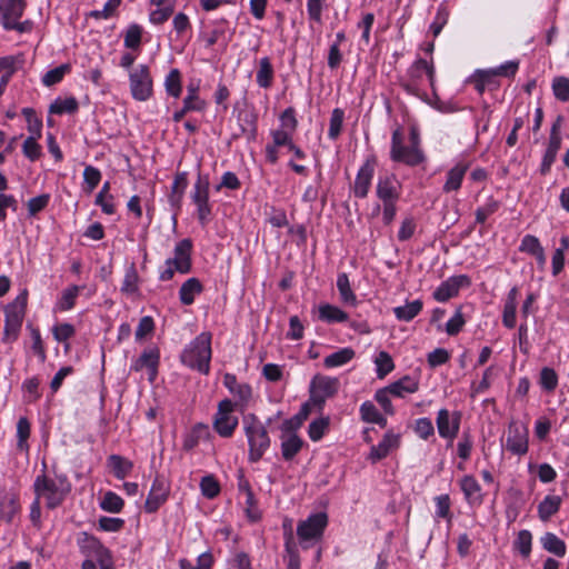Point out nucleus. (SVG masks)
<instances>
[{
    "label": "nucleus",
    "instance_id": "f257e3e1",
    "mask_svg": "<svg viewBox=\"0 0 569 569\" xmlns=\"http://www.w3.org/2000/svg\"><path fill=\"white\" fill-rule=\"evenodd\" d=\"M33 490L38 499H43L49 509L59 507L71 491V483L63 475L49 478L39 475L33 482Z\"/></svg>",
    "mask_w": 569,
    "mask_h": 569
},
{
    "label": "nucleus",
    "instance_id": "f03ea898",
    "mask_svg": "<svg viewBox=\"0 0 569 569\" xmlns=\"http://www.w3.org/2000/svg\"><path fill=\"white\" fill-rule=\"evenodd\" d=\"M211 333L201 332L182 350L180 360L190 369L208 375L211 360Z\"/></svg>",
    "mask_w": 569,
    "mask_h": 569
},
{
    "label": "nucleus",
    "instance_id": "7ed1b4c3",
    "mask_svg": "<svg viewBox=\"0 0 569 569\" xmlns=\"http://www.w3.org/2000/svg\"><path fill=\"white\" fill-rule=\"evenodd\" d=\"M242 427L248 440L249 460L257 462L270 447V438L267 428L253 413L243 416Z\"/></svg>",
    "mask_w": 569,
    "mask_h": 569
},
{
    "label": "nucleus",
    "instance_id": "20e7f679",
    "mask_svg": "<svg viewBox=\"0 0 569 569\" xmlns=\"http://www.w3.org/2000/svg\"><path fill=\"white\" fill-rule=\"evenodd\" d=\"M27 302L28 291L23 290L6 306L2 342L9 345L18 339L26 316Z\"/></svg>",
    "mask_w": 569,
    "mask_h": 569
},
{
    "label": "nucleus",
    "instance_id": "39448f33",
    "mask_svg": "<svg viewBox=\"0 0 569 569\" xmlns=\"http://www.w3.org/2000/svg\"><path fill=\"white\" fill-rule=\"evenodd\" d=\"M80 550L86 556L81 569H114L110 551L94 537L84 535Z\"/></svg>",
    "mask_w": 569,
    "mask_h": 569
},
{
    "label": "nucleus",
    "instance_id": "423d86ee",
    "mask_svg": "<svg viewBox=\"0 0 569 569\" xmlns=\"http://www.w3.org/2000/svg\"><path fill=\"white\" fill-rule=\"evenodd\" d=\"M24 9V0H0V22L2 27L6 30H16L19 33L31 31L32 21H20Z\"/></svg>",
    "mask_w": 569,
    "mask_h": 569
},
{
    "label": "nucleus",
    "instance_id": "0eeeda50",
    "mask_svg": "<svg viewBox=\"0 0 569 569\" xmlns=\"http://www.w3.org/2000/svg\"><path fill=\"white\" fill-rule=\"evenodd\" d=\"M327 525L328 516L325 512L312 513L300 521L297 526V536L301 547L308 549L320 541Z\"/></svg>",
    "mask_w": 569,
    "mask_h": 569
},
{
    "label": "nucleus",
    "instance_id": "6e6552de",
    "mask_svg": "<svg viewBox=\"0 0 569 569\" xmlns=\"http://www.w3.org/2000/svg\"><path fill=\"white\" fill-rule=\"evenodd\" d=\"M390 159L408 167H417L425 162L426 156L421 147L406 146L400 129H396L391 136Z\"/></svg>",
    "mask_w": 569,
    "mask_h": 569
},
{
    "label": "nucleus",
    "instance_id": "1a4fd4ad",
    "mask_svg": "<svg viewBox=\"0 0 569 569\" xmlns=\"http://www.w3.org/2000/svg\"><path fill=\"white\" fill-rule=\"evenodd\" d=\"M129 84L132 98L147 101L153 92V81L147 64H138L129 72Z\"/></svg>",
    "mask_w": 569,
    "mask_h": 569
},
{
    "label": "nucleus",
    "instance_id": "9d476101",
    "mask_svg": "<svg viewBox=\"0 0 569 569\" xmlns=\"http://www.w3.org/2000/svg\"><path fill=\"white\" fill-rule=\"evenodd\" d=\"M209 177L201 173L193 184L190 198L197 207V217L199 222L204 226L211 214V204L209 202Z\"/></svg>",
    "mask_w": 569,
    "mask_h": 569
},
{
    "label": "nucleus",
    "instance_id": "9b49d317",
    "mask_svg": "<svg viewBox=\"0 0 569 569\" xmlns=\"http://www.w3.org/2000/svg\"><path fill=\"white\" fill-rule=\"evenodd\" d=\"M529 431L525 423L512 420L507 430L503 442L506 450L516 456H523L528 452Z\"/></svg>",
    "mask_w": 569,
    "mask_h": 569
},
{
    "label": "nucleus",
    "instance_id": "f8f14e48",
    "mask_svg": "<svg viewBox=\"0 0 569 569\" xmlns=\"http://www.w3.org/2000/svg\"><path fill=\"white\" fill-rule=\"evenodd\" d=\"M234 405L231 400L224 399L219 402L218 410L213 420V428L219 436L229 438L238 427V418L232 415Z\"/></svg>",
    "mask_w": 569,
    "mask_h": 569
},
{
    "label": "nucleus",
    "instance_id": "ddd939ff",
    "mask_svg": "<svg viewBox=\"0 0 569 569\" xmlns=\"http://www.w3.org/2000/svg\"><path fill=\"white\" fill-rule=\"evenodd\" d=\"M160 361V352L157 348H149L132 361L130 369L132 371L147 370L148 380L153 382L158 376V367Z\"/></svg>",
    "mask_w": 569,
    "mask_h": 569
},
{
    "label": "nucleus",
    "instance_id": "4468645a",
    "mask_svg": "<svg viewBox=\"0 0 569 569\" xmlns=\"http://www.w3.org/2000/svg\"><path fill=\"white\" fill-rule=\"evenodd\" d=\"M460 419V412L450 415L447 409H440L436 419L439 436L452 442L459 432Z\"/></svg>",
    "mask_w": 569,
    "mask_h": 569
},
{
    "label": "nucleus",
    "instance_id": "2eb2a0df",
    "mask_svg": "<svg viewBox=\"0 0 569 569\" xmlns=\"http://www.w3.org/2000/svg\"><path fill=\"white\" fill-rule=\"evenodd\" d=\"M192 241L189 238L180 240L173 250V257L168 258L164 264H173L179 273H188L191 270Z\"/></svg>",
    "mask_w": 569,
    "mask_h": 569
},
{
    "label": "nucleus",
    "instance_id": "dca6fc26",
    "mask_svg": "<svg viewBox=\"0 0 569 569\" xmlns=\"http://www.w3.org/2000/svg\"><path fill=\"white\" fill-rule=\"evenodd\" d=\"M169 485L163 477L157 476L152 482L148 498L144 503V510L148 513L156 512L163 505L169 496Z\"/></svg>",
    "mask_w": 569,
    "mask_h": 569
},
{
    "label": "nucleus",
    "instance_id": "f3484780",
    "mask_svg": "<svg viewBox=\"0 0 569 569\" xmlns=\"http://www.w3.org/2000/svg\"><path fill=\"white\" fill-rule=\"evenodd\" d=\"M400 191L401 184L395 174L379 177L376 194L382 203L397 202L400 198Z\"/></svg>",
    "mask_w": 569,
    "mask_h": 569
},
{
    "label": "nucleus",
    "instance_id": "a211bd4d",
    "mask_svg": "<svg viewBox=\"0 0 569 569\" xmlns=\"http://www.w3.org/2000/svg\"><path fill=\"white\" fill-rule=\"evenodd\" d=\"M469 284L470 279L466 274L450 277L433 291V298L439 302H446L456 297L462 287H468Z\"/></svg>",
    "mask_w": 569,
    "mask_h": 569
},
{
    "label": "nucleus",
    "instance_id": "6ab92c4d",
    "mask_svg": "<svg viewBox=\"0 0 569 569\" xmlns=\"http://www.w3.org/2000/svg\"><path fill=\"white\" fill-rule=\"evenodd\" d=\"M339 389V380L322 375H317L312 378L310 390L312 397L318 401L332 397Z\"/></svg>",
    "mask_w": 569,
    "mask_h": 569
},
{
    "label": "nucleus",
    "instance_id": "aec40b11",
    "mask_svg": "<svg viewBox=\"0 0 569 569\" xmlns=\"http://www.w3.org/2000/svg\"><path fill=\"white\" fill-rule=\"evenodd\" d=\"M375 174V162L367 160L358 170L353 183V193L357 198H366L368 196L371 181Z\"/></svg>",
    "mask_w": 569,
    "mask_h": 569
},
{
    "label": "nucleus",
    "instance_id": "412c9836",
    "mask_svg": "<svg viewBox=\"0 0 569 569\" xmlns=\"http://www.w3.org/2000/svg\"><path fill=\"white\" fill-rule=\"evenodd\" d=\"M475 86L479 94H482L487 89L495 90L499 87V81L492 69L476 70L468 79Z\"/></svg>",
    "mask_w": 569,
    "mask_h": 569
},
{
    "label": "nucleus",
    "instance_id": "4be33fe9",
    "mask_svg": "<svg viewBox=\"0 0 569 569\" xmlns=\"http://www.w3.org/2000/svg\"><path fill=\"white\" fill-rule=\"evenodd\" d=\"M399 442V435H396L393 432H387L383 439L377 446L371 447L369 459L372 462H377L386 458L390 450L398 448Z\"/></svg>",
    "mask_w": 569,
    "mask_h": 569
},
{
    "label": "nucleus",
    "instance_id": "5701e85b",
    "mask_svg": "<svg viewBox=\"0 0 569 569\" xmlns=\"http://www.w3.org/2000/svg\"><path fill=\"white\" fill-rule=\"evenodd\" d=\"M223 386L238 398L241 405H247L252 396V389L248 383H240L237 377L232 373H226L223 376Z\"/></svg>",
    "mask_w": 569,
    "mask_h": 569
},
{
    "label": "nucleus",
    "instance_id": "b1692460",
    "mask_svg": "<svg viewBox=\"0 0 569 569\" xmlns=\"http://www.w3.org/2000/svg\"><path fill=\"white\" fill-rule=\"evenodd\" d=\"M459 485L468 503L480 505L482 502L481 487L475 477L465 476Z\"/></svg>",
    "mask_w": 569,
    "mask_h": 569
},
{
    "label": "nucleus",
    "instance_id": "393cba45",
    "mask_svg": "<svg viewBox=\"0 0 569 569\" xmlns=\"http://www.w3.org/2000/svg\"><path fill=\"white\" fill-rule=\"evenodd\" d=\"M188 187V173L178 172L174 176L168 200L171 207L180 209L184 191Z\"/></svg>",
    "mask_w": 569,
    "mask_h": 569
},
{
    "label": "nucleus",
    "instance_id": "a878e982",
    "mask_svg": "<svg viewBox=\"0 0 569 569\" xmlns=\"http://www.w3.org/2000/svg\"><path fill=\"white\" fill-rule=\"evenodd\" d=\"M20 509L17 495L4 492L0 498V518L6 522H12Z\"/></svg>",
    "mask_w": 569,
    "mask_h": 569
},
{
    "label": "nucleus",
    "instance_id": "bb28decb",
    "mask_svg": "<svg viewBox=\"0 0 569 569\" xmlns=\"http://www.w3.org/2000/svg\"><path fill=\"white\" fill-rule=\"evenodd\" d=\"M469 168L468 163L458 162L447 172V180L443 184V191L446 193L457 191L460 189L463 177Z\"/></svg>",
    "mask_w": 569,
    "mask_h": 569
},
{
    "label": "nucleus",
    "instance_id": "cd10ccee",
    "mask_svg": "<svg viewBox=\"0 0 569 569\" xmlns=\"http://www.w3.org/2000/svg\"><path fill=\"white\" fill-rule=\"evenodd\" d=\"M202 284L197 278L187 279L179 290V298L182 305L190 306L193 303L196 296L202 292Z\"/></svg>",
    "mask_w": 569,
    "mask_h": 569
},
{
    "label": "nucleus",
    "instance_id": "c85d7f7f",
    "mask_svg": "<svg viewBox=\"0 0 569 569\" xmlns=\"http://www.w3.org/2000/svg\"><path fill=\"white\" fill-rule=\"evenodd\" d=\"M408 74L411 80L420 81L423 74L428 77L430 86H433L435 82V67L432 62H428L425 59H418L413 62V64L409 68Z\"/></svg>",
    "mask_w": 569,
    "mask_h": 569
},
{
    "label": "nucleus",
    "instance_id": "c756f323",
    "mask_svg": "<svg viewBox=\"0 0 569 569\" xmlns=\"http://www.w3.org/2000/svg\"><path fill=\"white\" fill-rule=\"evenodd\" d=\"M210 429L209 426L203 423L196 425L186 436L183 440V448L191 450L197 447L201 441L209 440Z\"/></svg>",
    "mask_w": 569,
    "mask_h": 569
},
{
    "label": "nucleus",
    "instance_id": "7c9ffc66",
    "mask_svg": "<svg viewBox=\"0 0 569 569\" xmlns=\"http://www.w3.org/2000/svg\"><path fill=\"white\" fill-rule=\"evenodd\" d=\"M562 499L559 496L548 495L538 505V516L541 521H548L556 515L561 506Z\"/></svg>",
    "mask_w": 569,
    "mask_h": 569
},
{
    "label": "nucleus",
    "instance_id": "2f4dec72",
    "mask_svg": "<svg viewBox=\"0 0 569 569\" xmlns=\"http://www.w3.org/2000/svg\"><path fill=\"white\" fill-rule=\"evenodd\" d=\"M419 389V382L417 379L409 376H405L398 381L391 383L388 387V391L396 397H405L407 393H413Z\"/></svg>",
    "mask_w": 569,
    "mask_h": 569
},
{
    "label": "nucleus",
    "instance_id": "473e14b6",
    "mask_svg": "<svg viewBox=\"0 0 569 569\" xmlns=\"http://www.w3.org/2000/svg\"><path fill=\"white\" fill-rule=\"evenodd\" d=\"M22 64L23 58L21 56L0 57V79L9 82Z\"/></svg>",
    "mask_w": 569,
    "mask_h": 569
},
{
    "label": "nucleus",
    "instance_id": "72a5a7b5",
    "mask_svg": "<svg viewBox=\"0 0 569 569\" xmlns=\"http://www.w3.org/2000/svg\"><path fill=\"white\" fill-rule=\"evenodd\" d=\"M302 447V440L296 433L281 436V453L283 459L291 460Z\"/></svg>",
    "mask_w": 569,
    "mask_h": 569
},
{
    "label": "nucleus",
    "instance_id": "f704fd0d",
    "mask_svg": "<svg viewBox=\"0 0 569 569\" xmlns=\"http://www.w3.org/2000/svg\"><path fill=\"white\" fill-rule=\"evenodd\" d=\"M273 67L268 57H263L259 60V67L257 70L256 81L260 88H270L273 81Z\"/></svg>",
    "mask_w": 569,
    "mask_h": 569
},
{
    "label": "nucleus",
    "instance_id": "c9c22d12",
    "mask_svg": "<svg viewBox=\"0 0 569 569\" xmlns=\"http://www.w3.org/2000/svg\"><path fill=\"white\" fill-rule=\"evenodd\" d=\"M319 319L328 323H338L347 321L348 315L336 306L323 303L319 306Z\"/></svg>",
    "mask_w": 569,
    "mask_h": 569
},
{
    "label": "nucleus",
    "instance_id": "e433bc0d",
    "mask_svg": "<svg viewBox=\"0 0 569 569\" xmlns=\"http://www.w3.org/2000/svg\"><path fill=\"white\" fill-rule=\"evenodd\" d=\"M31 433V425L28 418L20 417L17 422V450L28 453L30 446L28 439Z\"/></svg>",
    "mask_w": 569,
    "mask_h": 569
},
{
    "label": "nucleus",
    "instance_id": "4c0bfd02",
    "mask_svg": "<svg viewBox=\"0 0 569 569\" xmlns=\"http://www.w3.org/2000/svg\"><path fill=\"white\" fill-rule=\"evenodd\" d=\"M422 310V301L413 300L405 306L393 308V313L399 321L409 322L417 317Z\"/></svg>",
    "mask_w": 569,
    "mask_h": 569
},
{
    "label": "nucleus",
    "instance_id": "58836bf2",
    "mask_svg": "<svg viewBox=\"0 0 569 569\" xmlns=\"http://www.w3.org/2000/svg\"><path fill=\"white\" fill-rule=\"evenodd\" d=\"M355 350L350 347L339 349L323 359L326 368H336L343 366L355 358Z\"/></svg>",
    "mask_w": 569,
    "mask_h": 569
},
{
    "label": "nucleus",
    "instance_id": "ea45409f",
    "mask_svg": "<svg viewBox=\"0 0 569 569\" xmlns=\"http://www.w3.org/2000/svg\"><path fill=\"white\" fill-rule=\"evenodd\" d=\"M108 466L111 468L117 479L126 478L133 468L130 460L118 455H111L108 458Z\"/></svg>",
    "mask_w": 569,
    "mask_h": 569
},
{
    "label": "nucleus",
    "instance_id": "a19ab883",
    "mask_svg": "<svg viewBox=\"0 0 569 569\" xmlns=\"http://www.w3.org/2000/svg\"><path fill=\"white\" fill-rule=\"evenodd\" d=\"M79 109V103L74 97L57 98L49 107V112L54 114L76 113Z\"/></svg>",
    "mask_w": 569,
    "mask_h": 569
},
{
    "label": "nucleus",
    "instance_id": "79ce46f5",
    "mask_svg": "<svg viewBox=\"0 0 569 569\" xmlns=\"http://www.w3.org/2000/svg\"><path fill=\"white\" fill-rule=\"evenodd\" d=\"M139 290V274L134 263H130L124 273L121 286V292L126 295H134Z\"/></svg>",
    "mask_w": 569,
    "mask_h": 569
},
{
    "label": "nucleus",
    "instance_id": "37998d69",
    "mask_svg": "<svg viewBox=\"0 0 569 569\" xmlns=\"http://www.w3.org/2000/svg\"><path fill=\"white\" fill-rule=\"evenodd\" d=\"M360 415L361 419L366 422L377 423L381 427H386L387 425V419L378 411L376 406L370 401H366L360 406Z\"/></svg>",
    "mask_w": 569,
    "mask_h": 569
},
{
    "label": "nucleus",
    "instance_id": "c03bdc74",
    "mask_svg": "<svg viewBox=\"0 0 569 569\" xmlns=\"http://www.w3.org/2000/svg\"><path fill=\"white\" fill-rule=\"evenodd\" d=\"M337 288L340 293V299L342 302L350 306H356L357 297L351 289L349 277L347 273L338 274Z\"/></svg>",
    "mask_w": 569,
    "mask_h": 569
},
{
    "label": "nucleus",
    "instance_id": "a18cd8bd",
    "mask_svg": "<svg viewBox=\"0 0 569 569\" xmlns=\"http://www.w3.org/2000/svg\"><path fill=\"white\" fill-rule=\"evenodd\" d=\"M541 545L543 549L557 557H563L566 555V543L552 532H547L541 537Z\"/></svg>",
    "mask_w": 569,
    "mask_h": 569
},
{
    "label": "nucleus",
    "instance_id": "49530a36",
    "mask_svg": "<svg viewBox=\"0 0 569 569\" xmlns=\"http://www.w3.org/2000/svg\"><path fill=\"white\" fill-rule=\"evenodd\" d=\"M22 114L27 121V128L30 132L28 138L40 139L42 136V121L36 116V112L31 108L22 109Z\"/></svg>",
    "mask_w": 569,
    "mask_h": 569
},
{
    "label": "nucleus",
    "instance_id": "de8ad7c7",
    "mask_svg": "<svg viewBox=\"0 0 569 569\" xmlns=\"http://www.w3.org/2000/svg\"><path fill=\"white\" fill-rule=\"evenodd\" d=\"M143 29L137 23L130 24L124 32L123 44L131 50H139Z\"/></svg>",
    "mask_w": 569,
    "mask_h": 569
},
{
    "label": "nucleus",
    "instance_id": "09e8293b",
    "mask_svg": "<svg viewBox=\"0 0 569 569\" xmlns=\"http://www.w3.org/2000/svg\"><path fill=\"white\" fill-rule=\"evenodd\" d=\"M164 88L169 96L179 98L182 92L181 73L178 69H172L164 79Z\"/></svg>",
    "mask_w": 569,
    "mask_h": 569
},
{
    "label": "nucleus",
    "instance_id": "8fccbe9b",
    "mask_svg": "<svg viewBox=\"0 0 569 569\" xmlns=\"http://www.w3.org/2000/svg\"><path fill=\"white\" fill-rule=\"evenodd\" d=\"M183 104H186L187 109H191L192 111H202L207 106L206 101L198 94V87L192 84L187 88V96L183 99Z\"/></svg>",
    "mask_w": 569,
    "mask_h": 569
},
{
    "label": "nucleus",
    "instance_id": "3c124183",
    "mask_svg": "<svg viewBox=\"0 0 569 569\" xmlns=\"http://www.w3.org/2000/svg\"><path fill=\"white\" fill-rule=\"evenodd\" d=\"M123 505L124 503L122 498L112 491L106 492L100 502L102 510L113 513L120 512L123 508Z\"/></svg>",
    "mask_w": 569,
    "mask_h": 569
},
{
    "label": "nucleus",
    "instance_id": "603ef678",
    "mask_svg": "<svg viewBox=\"0 0 569 569\" xmlns=\"http://www.w3.org/2000/svg\"><path fill=\"white\" fill-rule=\"evenodd\" d=\"M500 208V202L496 200L495 198L490 197L488 198L487 202L479 207L476 212V222L477 223H485L486 220L493 214L498 209Z\"/></svg>",
    "mask_w": 569,
    "mask_h": 569
},
{
    "label": "nucleus",
    "instance_id": "864d4df0",
    "mask_svg": "<svg viewBox=\"0 0 569 569\" xmlns=\"http://www.w3.org/2000/svg\"><path fill=\"white\" fill-rule=\"evenodd\" d=\"M284 549L288 557V569H300V559L298 555L297 546L293 541L291 532L287 536L284 541Z\"/></svg>",
    "mask_w": 569,
    "mask_h": 569
},
{
    "label": "nucleus",
    "instance_id": "5fc2aeb1",
    "mask_svg": "<svg viewBox=\"0 0 569 569\" xmlns=\"http://www.w3.org/2000/svg\"><path fill=\"white\" fill-rule=\"evenodd\" d=\"M375 363L377 366V376L379 378L386 377L395 369L393 360L387 351H380Z\"/></svg>",
    "mask_w": 569,
    "mask_h": 569
},
{
    "label": "nucleus",
    "instance_id": "6e6d98bb",
    "mask_svg": "<svg viewBox=\"0 0 569 569\" xmlns=\"http://www.w3.org/2000/svg\"><path fill=\"white\" fill-rule=\"evenodd\" d=\"M212 561L211 553L203 552L197 558L196 563H192L188 559H180L179 566L180 569H211Z\"/></svg>",
    "mask_w": 569,
    "mask_h": 569
},
{
    "label": "nucleus",
    "instance_id": "4d7b16f0",
    "mask_svg": "<svg viewBox=\"0 0 569 569\" xmlns=\"http://www.w3.org/2000/svg\"><path fill=\"white\" fill-rule=\"evenodd\" d=\"M200 489H201V493L206 498L213 499L220 492V485L213 476L208 475V476L202 477V479L200 481Z\"/></svg>",
    "mask_w": 569,
    "mask_h": 569
},
{
    "label": "nucleus",
    "instance_id": "13d9d810",
    "mask_svg": "<svg viewBox=\"0 0 569 569\" xmlns=\"http://www.w3.org/2000/svg\"><path fill=\"white\" fill-rule=\"evenodd\" d=\"M343 117H345V112L341 109H339V108L333 109L331 117H330V123H329V130H328V137L331 140H336L339 137V134L341 132V128H342Z\"/></svg>",
    "mask_w": 569,
    "mask_h": 569
},
{
    "label": "nucleus",
    "instance_id": "bf43d9fd",
    "mask_svg": "<svg viewBox=\"0 0 569 569\" xmlns=\"http://www.w3.org/2000/svg\"><path fill=\"white\" fill-rule=\"evenodd\" d=\"M436 517L451 521L452 515L450 511L451 501L449 495H440L435 498Z\"/></svg>",
    "mask_w": 569,
    "mask_h": 569
},
{
    "label": "nucleus",
    "instance_id": "052dcab7",
    "mask_svg": "<svg viewBox=\"0 0 569 569\" xmlns=\"http://www.w3.org/2000/svg\"><path fill=\"white\" fill-rule=\"evenodd\" d=\"M552 91L555 97L566 102L569 100V79L566 77H556L552 80Z\"/></svg>",
    "mask_w": 569,
    "mask_h": 569
},
{
    "label": "nucleus",
    "instance_id": "680f3d73",
    "mask_svg": "<svg viewBox=\"0 0 569 569\" xmlns=\"http://www.w3.org/2000/svg\"><path fill=\"white\" fill-rule=\"evenodd\" d=\"M329 428V418L322 417L313 420L309 425V437L313 441H319Z\"/></svg>",
    "mask_w": 569,
    "mask_h": 569
},
{
    "label": "nucleus",
    "instance_id": "e2e57ef3",
    "mask_svg": "<svg viewBox=\"0 0 569 569\" xmlns=\"http://www.w3.org/2000/svg\"><path fill=\"white\" fill-rule=\"evenodd\" d=\"M83 180L86 183V191L92 192L101 180V172L99 169L92 166H87L83 170Z\"/></svg>",
    "mask_w": 569,
    "mask_h": 569
},
{
    "label": "nucleus",
    "instance_id": "0e129e2a",
    "mask_svg": "<svg viewBox=\"0 0 569 569\" xmlns=\"http://www.w3.org/2000/svg\"><path fill=\"white\" fill-rule=\"evenodd\" d=\"M39 139L27 138L22 144V152L30 161H37L42 156V148L38 143Z\"/></svg>",
    "mask_w": 569,
    "mask_h": 569
},
{
    "label": "nucleus",
    "instance_id": "69168bd1",
    "mask_svg": "<svg viewBox=\"0 0 569 569\" xmlns=\"http://www.w3.org/2000/svg\"><path fill=\"white\" fill-rule=\"evenodd\" d=\"M70 66L69 64H61L54 69L49 70L43 77H42V83L47 87L53 86L58 82H60L64 74L69 72Z\"/></svg>",
    "mask_w": 569,
    "mask_h": 569
},
{
    "label": "nucleus",
    "instance_id": "338daca9",
    "mask_svg": "<svg viewBox=\"0 0 569 569\" xmlns=\"http://www.w3.org/2000/svg\"><path fill=\"white\" fill-rule=\"evenodd\" d=\"M540 385L542 389L548 392L553 391L558 386V375L557 372L548 367L542 368L540 372Z\"/></svg>",
    "mask_w": 569,
    "mask_h": 569
},
{
    "label": "nucleus",
    "instance_id": "774afa93",
    "mask_svg": "<svg viewBox=\"0 0 569 569\" xmlns=\"http://www.w3.org/2000/svg\"><path fill=\"white\" fill-rule=\"evenodd\" d=\"M174 6L156 7L149 13V21L152 24H162L172 16Z\"/></svg>",
    "mask_w": 569,
    "mask_h": 569
}]
</instances>
